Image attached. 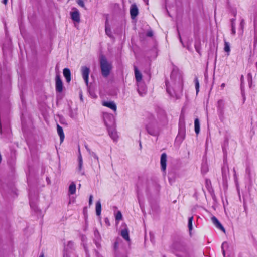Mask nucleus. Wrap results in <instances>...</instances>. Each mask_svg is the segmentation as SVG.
Wrapping results in <instances>:
<instances>
[{
  "instance_id": "nucleus-36",
  "label": "nucleus",
  "mask_w": 257,
  "mask_h": 257,
  "mask_svg": "<svg viewBox=\"0 0 257 257\" xmlns=\"http://www.w3.org/2000/svg\"><path fill=\"white\" fill-rule=\"evenodd\" d=\"M231 25H232L233 23H234L235 25V19H231Z\"/></svg>"
},
{
  "instance_id": "nucleus-9",
  "label": "nucleus",
  "mask_w": 257,
  "mask_h": 257,
  "mask_svg": "<svg viewBox=\"0 0 257 257\" xmlns=\"http://www.w3.org/2000/svg\"><path fill=\"white\" fill-rule=\"evenodd\" d=\"M211 220L214 224V225L218 228L220 229L222 231H223L224 232H225V229L223 227V226L221 225V224L220 223V222L218 221V220L215 217L213 216L211 218Z\"/></svg>"
},
{
  "instance_id": "nucleus-35",
  "label": "nucleus",
  "mask_w": 257,
  "mask_h": 257,
  "mask_svg": "<svg viewBox=\"0 0 257 257\" xmlns=\"http://www.w3.org/2000/svg\"><path fill=\"white\" fill-rule=\"evenodd\" d=\"M147 35L149 37H151L153 36V33L152 32H148L147 33Z\"/></svg>"
},
{
  "instance_id": "nucleus-37",
  "label": "nucleus",
  "mask_w": 257,
  "mask_h": 257,
  "mask_svg": "<svg viewBox=\"0 0 257 257\" xmlns=\"http://www.w3.org/2000/svg\"><path fill=\"white\" fill-rule=\"evenodd\" d=\"M7 2H8V0H3V3L6 5V4H7Z\"/></svg>"
},
{
  "instance_id": "nucleus-32",
  "label": "nucleus",
  "mask_w": 257,
  "mask_h": 257,
  "mask_svg": "<svg viewBox=\"0 0 257 257\" xmlns=\"http://www.w3.org/2000/svg\"><path fill=\"white\" fill-rule=\"evenodd\" d=\"M218 104L219 107L220 108L222 106V105H223V102L222 100H219L218 101Z\"/></svg>"
},
{
  "instance_id": "nucleus-3",
  "label": "nucleus",
  "mask_w": 257,
  "mask_h": 257,
  "mask_svg": "<svg viewBox=\"0 0 257 257\" xmlns=\"http://www.w3.org/2000/svg\"><path fill=\"white\" fill-rule=\"evenodd\" d=\"M100 64L102 75L103 77H107L109 75L112 69L111 64L107 61L106 58L103 56H102L100 58Z\"/></svg>"
},
{
  "instance_id": "nucleus-23",
  "label": "nucleus",
  "mask_w": 257,
  "mask_h": 257,
  "mask_svg": "<svg viewBox=\"0 0 257 257\" xmlns=\"http://www.w3.org/2000/svg\"><path fill=\"white\" fill-rule=\"evenodd\" d=\"M224 50L226 52L228 53V55H229V53L230 51V44L229 42H226V41H224Z\"/></svg>"
},
{
  "instance_id": "nucleus-12",
  "label": "nucleus",
  "mask_w": 257,
  "mask_h": 257,
  "mask_svg": "<svg viewBox=\"0 0 257 257\" xmlns=\"http://www.w3.org/2000/svg\"><path fill=\"white\" fill-rule=\"evenodd\" d=\"M80 152V151L79 150ZM78 171L79 173H80L81 175H84V172L82 171V166H83V159L82 157L79 152V155L78 156Z\"/></svg>"
},
{
  "instance_id": "nucleus-26",
  "label": "nucleus",
  "mask_w": 257,
  "mask_h": 257,
  "mask_svg": "<svg viewBox=\"0 0 257 257\" xmlns=\"http://www.w3.org/2000/svg\"><path fill=\"white\" fill-rule=\"evenodd\" d=\"M90 154L96 160L97 163H98V164H99V158L98 157V156L95 153L93 152H90ZM99 167H100V165H99Z\"/></svg>"
},
{
  "instance_id": "nucleus-20",
  "label": "nucleus",
  "mask_w": 257,
  "mask_h": 257,
  "mask_svg": "<svg viewBox=\"0 0 257 257\" xmlns=\"http://www.w3.org/2000/svg\"><path fill=\"white\" fill-rule=\"evenodd\" d=\"M101 205L100 201H98L96 203V213L97 216L101 214Z\"/></svg>"
},
{
  "instance_id": "nucleus-6",
  "label": "nucleus",
  "mask_w": 257,
  "mask_h": 257,
  "mask_svg": "<svg viewBox=\"0 0 257 257\" xmlns=\"http://www.w3.org/2000/svg\"><path fill=\"white\" fill-rule=\"evenodd\" d=\"M56 90L58 92H61L63 90L62 81L59 75L56 77Z\"/></svg>"
},
{
  "instance_id": "nucleus-4",
  "label": "nucleus",
  "mask_w": 257,
  "mask_h": 257,
  "mask_svg": "<svg viewBox=\"0 0 257 257\" xmlns=\"http://www.w3.org/2000/svg\"><path fill=\"white\" fill-rule=\"evenodd\" d=\"M81 74L84 79L85 83L88 85V77L90 73V69L86 66H82L81 68Z\"/></svg>"
},
{
  "instance_id": "nucleus-40",
  "label": "nucleus",
  "mask_w": 257,
  "mask_h": 257,
  "mask_svg": "<svg viewBox=\"0 0 257 257\" xmlns=\"http://www.w3.org/2000/svg\"><path fill=\"white\" fill-rule=\"evenodd\" d=\"M225 86V84L224 83H222L221 85V87H224Z\"/></svg>"
},
{
  "instance_id": "nucleus-29",
  "label": "nucleus",
  "mask_w": 257,
  "mask_h": 257,
  "mask_svg": "<svg viewBox=\"0 0 257 257\" xmlns=\"http://www.w3.org/2000/svg\"><path fill=\"white\" fill-rule=\"evenodd\" d=\"M227 245V243L226 242H224L222 244V246H221V248H222V253H223V254L224 255V256L225 257V250H224V247L225 245Z\"/></svg>"
},
{
  "instance_id": "nucleus-38",
  "label": "nucleus",
  "mask_w": 257,
  "mask_h": 257,
  "mask_svg": "<svg viewBox=\"0 0 257 257\" xmlns=\"http://www.w3.org/2000/svg\"><path fill=\"white\" fill-rule=\"evenodd\" d=\"M85 147H86V149H87V151L89 152V153H90V152H91L90 151V150L86 146H85Z\"/></svg>"
},
{
  "instance_id": "nucleus-27",
  "label": "nucleus",
  "mask_w": 257,
  "mask_h": 257,
  "mask_svg": "<svg viewBox=\"0 0 257 257\" xmlns=\"http://www.w3.org/2000/svg\"><path fill=\"white\" fill-rule=\"evenodd\" d=\"M122 218V215L120 211H118L115 215V219L116 220H120Z\"/></svg>"
},
{
  "instance_id": "nucleus-31",
  "label": "nucleus",
  "mask_w": 257,
  "mask_h": 257,
  "mask_svg": "<svg viewBox=\"0 0 257 257\" xmlns=\"http://www.w3.org/2000/svg\"><path fill=\"white\" fill-rule=\"evenodd\" d=\"M232 29H231V33L233 34V35H235V33H236V31H235V25L233 23L232 25Z\"/></svg>"
},
{
  "instance_id": "nucleus-24",
  "label": "nucleus",
  "mask_w": 257,
  "mask_h": 257,
  "mask_svg": "<svg viewBox=\"0 0 257 257\" xmlns=\"http://www.w3.org/2000/svg\"><path fill=\"white\" fill-rule=\"evenodd\" d=\"M193 219V217L192 216L190 217L188 219V228L190 231H191L192 229V221Z\"/></svg>"
},
{
  "instance_id": "nucleus-22",
  "label": "nucleus",
  "mask_w": 257,
  "mask_h": 257,
  "mask_svg": "<svg viewBox=\"0 0 257 257\" xmlns=\"http://www.w3.org/2000/svg\"><path fill=\"white\" fill-rule=\"evenodd\" d=\"M105 33L109 37H112V34H111V29L109 27V24H108L107 22H106L105 23Z\"/></svg>"
},
{
  "instance_id": "nucleus-11",
  "label": "nucleus",
  "mask_w": 257,
  "mask_h": 257,
  "mask_svg": "<svg viewBox=\"0 0 257 257\" xmlns=\"http://www.w3.org/2000/svg\"><path fill=\"white\" fill-rule=\"evenodd\" d=\"M135 76L136 79L137 84L138 83H141V81L142 79V75L141 73L138 70L136 66H134Z\"/></svg>"
},
{
  "instance_id": "nucleus-30",
  "label": "nucleus",
  "mask_w": 257,
  "mask_h": 257,
  "mask_svg": "<svg viewBox=\"0 0 257 257\" xmlns=\"http://www.w3.org/2000/svg\"><path fill=\"white\" fill-rule=\"evenodd\" d=\"M166 89H167V92L171 95V92H170V89H169V87L171 85H170L169 84V82H168V81H166Z\"/></svg>"
},
{
  "instance_id": "nucleus-33",
  "label": "nucleus",
  "mask_w": 257,
  "mask_h": 257,
  "mask_svg": "<svg viewBox=\"0 0 257 257\" xmlns=\"http://www.w3.org/2000/svg\"><path fill=\"white\" fill-rule=\"evenodd\" d=\"M244 25V21L243 19H242L240 22V27L242 30L243 29Z\"/></svg>"
},
{
  "instance_id": "nucleus-17",
  "label": "nucleus",
  "mask_w": 257,
  "mask_h": 257,
  "mask_svg": "<svg viewBox=\"0 0 257 257\" xmlns=\"http://www.w3.org/2000/svg\"><path fill=\"white\" fill-rule=\"evenodd\" d=\"M177 255L180 257H188L189 253L187 250L185 248H182L178 252Z\"/></svg>"
},
{
  "instance_id": "nucleus-18",
  "label": "nucleus",
  "mask_w": 257,
  "mask_h": 257,
  "mask_svg": "<svg viewBox=\"0 0 257 257\" xmlns=\"http://www.w3.org/2000/svg\"><path fill=\"white\" fill-rule=\"evenodd\" d=\"M121 235L126 240H127V241L130 240L128 231L127 229L125 228V229L122 230L121 231Z\"/></svg>"
},
{
  "instance_id": "nucleus-41",
  "label": "nucleus",
  "mask_w": 257,
  "mask_h": 257,
  "mask_svg": "<svg viewBox=\"0 0 257 257\" xmlns=\"http://www.w3.org/2000/svg\"><path fill=\"white\" fill-rule=\"evenodd\" d=\"M39 257H44L43 254L41 255Z\"/></svg>"
},
{
  "instance_id": "nucleus-5",
  "label": "nucleus",
  "mask_w": 257,
  "mask_h": 257,
  "mask_svg": "<svg viewBox=\"0 0 257 257\" xmlns=\"http://www.w3.org/2000/svg\"><path fill=\"white\" fill-rule=\"evenodd\" d=\"M71 17L73 21L79 23L80 20V13L76 8H73V11L71 12Z\"/></svg>"
},
{
  "instance_id": "nucleus-1",
  "label": "nucleus",
  "mask_w": 257,
  "mask_h": 257,
  "mask_svg": "<svg viewBox=\"0 0 257 257\" xmlns=\"http://www.w3.org/2000/svg\"><path fill=\"white\" fill-rule=\"evenodd\" d=\"M172 85L175 91L181 92L183 89V78L178 71L173 70L171 74Z\"/></svg>"
},
{
  "instance_id": "nucleus-43",
  "label": "nucleus",
  "mask_w": 257,
  "mask_h": 257,
  "mask_svg": "<svg viewBox=\"0 0 257 257\" xmlns=\"http://www.w3.org/2000/svg\"><path fill=\"white\" fill-rule=\"evenodd\" d=\"M222 174H223V175H224V172L223 171V172H222Z\"/></svg>"
},
{
  "instance_id": "nucleus-8",
  "label": "nucleus",
  "mask_w": 257,
  "mask_h": 257,
  "mask_svg": "<svg viewBox=\"0 0 257 257\" xmlns=\"http://www.w3.org/2000/svg\"><path fill=\"white\" fill-rule=\"evenodd\" d=\"M130 14L132 18L134 19L138 14V9L136 4H133L131 6Z\"/></svg>"
},
{
  "instance_id": "nucleus-14",
  "label": "nucleus",
  "mask_w": 257,
  "mask_h": 257,
  "mask_svg": "<svg viewBox=\"0 0 257 257\" xmlns=\"http://www.w3.org/2000/svg\"><path fill=\"white\" fill-rule=\"evenodd\" d=\"M103 105L111 109L114 111H116V105L113 101L103 102Z\"/></svg>"
},
{
  "instance_id": "nucleus-10",
  "label": "nucleus",
  "mask_w": 257,
  "mask_h": 257,
  "mask_svg": "<svg viewBox=\"0 0 257 257\" xmlns=\"http://www.w3.org/2000/svg\"><path fill=\"white\" fill-rule=\"evenodd\" d=\"M108 131L110 137L114 141H116L117 139L118 136L115 128L114 127H109L108 128Z\"/></svg>"
},
{
  "instance_id": "nucleus-2",
  "label": "nucleus",
  "mask_w": 257,
  "mask_h": 257,
  "mask_svg": "<svg viewBox=\"0 0 257 257\" xmlns=\"http://www.w3.org/2000/svg\"><path fill=\"white\" fill-rule=\"evenodd\" d=\"M146 128L148 134L152 136H156L159 133L160 128L154 117H151L149 119Z\"/></svg>"
},
{
  "instance_id": "nucleus-21",
  "label": "nucleus",
  "mask_w": 257,
  "mask_h": 257,
  "mask_svg": "<svg viewBox=\"0 0 257 257\" xmlns=\"http://www.w3.org/2000/svg\"><path fill=\"white\" fill-rule=\"evenodd\" d=\"M76 192V185L72 182L69 187V193L71 195L74 194Z\"/></svg>"
},
{
  "instance_id": "nucleus-34",
  "label": "nucleus",
  "mask_w": 257,
  "mask_h": 257,
  "mask_svg": "<svg viewBox=\"0 0 257 257\" xmlns=\"http://www.w3.org/2000/svg\"><path fill=\"white\" fill-rule=\"evenodd\" d=\"M92 199H93V196H92V195H90V197H89V205L92 204Z\"/></svg>"
},
{
  "instance_id": "nucleus-13",
  "label": "nucleus",
  "mask_w": 257,
  "mask_h": 257,
  "mask_svg": "<svg viewBox=\"0 0 257 257\" xmlns=\"http://www.w3.org/2000/svg\"><path fill=\"white\" fill-rule=\"evenodd\" d=\"M138 92L139 95L141 96H144L146 93V88L142 83H138Z\"/></svg>"
},
{
  "instance_id": "nucleus-16",
  "label": "nucleus",
  "mask_w": 257,
  "mask_h": 257,
  "mask_svg": "<svg viewBox=\"0 0 257 257\" xmlns=\"http://www.w3.org/2000/svg\"><path fill=\"white\" fill-rule=\"evenodd\" d=\"M63 73L67 82L69 83L71 80V73L69 69L64 68Z\"/></svg>"
},
{
  "instance_id": "nucleus-39",
  "label": "nucleus",
  "mask_w": 257,
  "mask_h": 257,
  "mask_svg": "<svg viewBox=\"0 0 257 257\" xmlns=\"http://www.w3.org/2000/svg\"><path fill=\"white\" fill-rule=\"evenodd\" d=\"M179 39H180V41L181 43L182 44V45H183V43L182 41V39H181V36H180V35H179Z\"/></svg>"
},
{
  "instance_id": "nucleus-28",
  "label": "nucleus",
  "mask_w": 257,
  "mask_h": 257,
  "mask_svg": "<svg viewBox=\"0 0 257 257\" xmlns=\"http://www.w3.org/2000/svg\"><path fill=\"white\" fill-rule=\"evenodd\" d=\"M77 3L80 6L85 7L84 0H77Z\"/></svg>"
},
{
  "instance_id": "nucleus-19",
  "label": "nucleus",
  "mask_w": 257,
  "mask_h": 257,
  "mask_svg": "<svg viewBox=\"0 0 257 257\" xmlns=\"http://www.w3.org/2000/svg\"><path fill=\"white\" fill-rule=\"evenodd\" d=\"M195 132L198 134L200 132V122L198 118H196L194 121Z\"/></svg>"
},
{
  "instance_id": "nucleus-42",
  "label": "nucleus",
  "mask_w": 257,
  "mask_h": 257,
  "mask_svg": "<svg viewBox=\"0 0 257 257\" xmlns=\"http://www.w3.org/2000/svg\"><path fill=\"white\" fill-rule=\"evenodd\" d=\"M248 76H250V77L251 78V75L250 74H248Z\"/></svg>"
},
{
  "instance_id": "nucleus-7",
  "label": "nucleus",
  "mask_w": 257,
  "mask_h": 257,
  "mask_svg": "<svg viewBox=\"0 0 257 257\" xmlns=\"http://www.w3.org/2000/svg\"><path fill=\"white\" fill-rule=\"evenodd\" d=\"M166 162H167V155L166 153H164L161 155L160 163L161 170L163 171H165L166 169Z\"/></svg>"
},
{
  "instance_id": "nucleus-25",
  "label": "nucleus",
  "mask_w": 257,
  "mask_h": 257,
  "mask_svg": "<svg viewBox=\"0 0 257 257\" xmlns=\"http://www.w3.org/2000/svg\"><path fill=\"white\" fill-rule=\"evenodd\" d=\"M195 88L196 90V93L197 94L199 91V83L197 78L195 79Z\"/></svg>"
},
{
  "instance_id": "nucleus-15",
  "label": "nucleus",
  "mask_w": 257,
  "mask_h": 257,
  "mask_svg": "<svg viewBox=\"0 0 257 257\" xmlns=\"http://www.w3.org/2000/svg\"><path fill=\"white\" fill-rule=\"evenodd\" d=\"M57 133L60 137V142H61V143H62L64 139L65 136H64V134L62 127L61 126H60L59 124H57Z\"/></svg>"
}]
</instances>
